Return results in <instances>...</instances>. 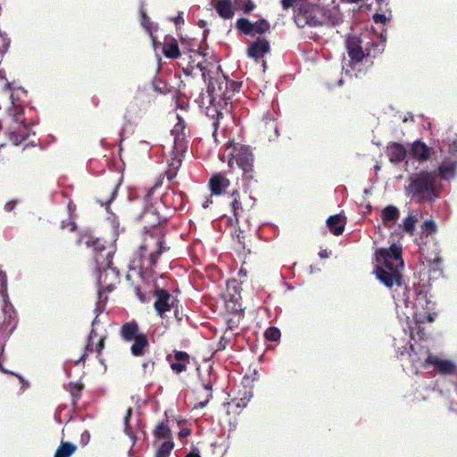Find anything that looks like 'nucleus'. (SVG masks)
<instances>
[{
  "mask_svg": "<svg viewBox=\"0 0 457 457\" xmlns=\"http://www.w3.org/2000/svg\"><path fill=\"white\" fill-rule=\"evenodd\" d=\"M145 224V239L137 253L141 269L153 270L158 262V258L170 249L165 245V235L163 225L167 223V218L161 215L157 209L149 206L141 214Z\"/></svg>",
  "mask_w": 457,
  "mask_h": 457,
  "instance_id": "obj_1",
  "label": "nucleus"
},
{
  "mask_svg": "<svg viewBox=\"0 0 457 457\" xmlns=\"http://www.w3.org/2000/svg\"><path fill=\"white\" fill-rule=\"evenodd\" d=\"M376 257L380 262L375 268L376 278L386 287H403L402 270L404 266L402 246L396 244L388 248H379L376 251Z\"/></svg>",
  "mask_w": 457,
  "mask_h": 457,
  "instance_id": "obj_2",
  "label": "nucleus"
},
{
  "mask_svg": "<svg viewBox=\"0 0 457 457\" xmlns=\"http://www.w3.org/2000/svg\"><path fill=\"white\" fill-rule=\"evenodd\" d=\"M228 148H231L230 158L228 162L229 168H233L234 162L242 170V179L247 187L255 185L258 181V172L254 168V155L249 145L229 143Z\"/></svg>",
  "mask_w": 457,
  "mask_h": 457,
  "instance_id": "obj_3",
  "label": "nucleus"
},
{
  "mask_svg": "<svg viewBox=\"0 0 457 457\" xmlns=\"http://www.w3.org/2000/svg\"><path fill=\"white\" fill-rule=\"evenodd\" d=\"M409 195L419 202L432 203L438 198L435 171L421 170L410 178L406 187Z\"/></svg>",
  "mask_w": 457,
  "mask_h": 457,
  "instance_id": "obj_4",
  "label": "nucleus"
},
{
  "mask_svg": "<svg viewBox=\"0 0 457 457\" xmlns=\"http://www.w3.org/2000/svg\"><path fill=\"white\" fill-rule=\"evenodd\" d=\"M26 95L23 88H18L11 94L12 104L13 122L9 132V138L14 145H21L29 137V127L21 116L24 114V107L20 103V95Z\"/></svg>",
  "mask_w": 457,
  "mask_h": 457,
  "instance_id": "obj_5",
  "label": "nucleus"
},
{
  "mask_svg": "<svg viewBox=\"0 0 457 457\" xmlns=\"http://www.w3.org/2000/svg\"><path fill=\"white\" fill-rule=\"evenodd\" d=\"M328 11L320 4L303 3L295 14V21L299 28L321 26L328 21Z\"/></svg>",
  "mask_w": 457,
  "mask_h": 457,
  "instance_id": "obj_6",
  "label": "nucleus"
},
{
  "mask_svg": "<svg viewBox=\"0 0 457 457\" xmlns=\"http://www.w3.org/2000/svg\"><path fill=\"white\" fill-rule=\"evenodd\" d=\"M345 47L350 58L351 66L361 62L365 57H375L376 54L383 51L380 43L373 42L370 47H362L361 38L355 35H349L345 39Z\"/></svg>",
  "mask_w": 457,
  "mask_h": 457,
  "instance_id": "obj_7",
  "label": "nucleus"
},
{
  "mask_svg": "<svg viewBox=\"0 0 457 457\" xmlns=\"http://www.w3.org/2000/svg\"><path fill=\"white\" fill-rule=\"evenodd\" d=\"M98 270V302L95 310L96 312H100V305L104 304L107 301V296L103 298V295L106 292L111 293L113 291L117 284L120 283V272L112 266L102 268Z\"/></svg>",
  "mask_w": 457,
  "mask_h": 457,
  "instance_id": "obj_8",
  "label": "nucleus"
},
{
  "mask_svg": "<svg viewBox=\"0 0 457 457\" xmlns=\"http://www.w3.org/2000/svg\"><path fill=\"white\" fill-rule=\"evenodd\" d=\"M86 245L92 247L94 259L98 270L112 266L114 247L100 238L90 237Z\"/></svg>",
  "mask_w": 457,
  "mask_h": 457,
  "instance_id": "obj_9",
  "label": "nucleus"
},
{
  "mask_svg": "<svg viewBox=\"0 0 457 457\" xmlns=\"http://www.w3.org/2000/svg\"><path fill=\"white\" fill-rule=\"evenodd\" d=\"M415 294L416 297L414 298V301L411 302L410 297V289L404 286L403 295L397 300L402 301L405 307H409V305L411 303L412 307L415 309V317L420 316V319H422V311H431L433 309L434 303L428 299L427 292L415 289Z\"/></svg>",
  "mask_w": 457,
  "mask_h": 457,
  "instance_id": "obj_10",
  "label": "nucleus"
},
{
  "mask_svg": "<svg viewBox=\"0 0 457 457\" xmlns=\"http://www.w3.org/2000/svg\"><path fill=\"white\" fill-rule=\"evenodd\" d=\"M197 67L201 70L204 80L207 83L208 93L212 96V97L216 96L222 98H229V96H227L229 83V79H228L227 77L223 76L221 79H213L202 64H197Z\"/></svg>",
  "mask_w": 457,
  "mask_h": 457,
  "instance_id": "obj_11",
  "label": "nucleus"
},
{
  "mask_svg": "<svg viewBox=\"0 0 457 457\" xmlns=\"http://www.w3.org/2000/svg\"><path fill=\"white\" fill-rule=\"evenodd\" d=\"M153 295L155 298L154 308L161 317H163L167 312L171 311L179 302L178 299H176L166 289L159 287H155L153 291Z\"/></svg>",
  "mask_w": 457,
  "mask_h": 457,
  "instance_id": "obj_12",
  "label": "nucleus"
},
{
  "mask_svg": "<svg viewBox=\"0 0 457 457\" xmlns=\"http://www.w3.org/2000/svg\"><path fill=\"white\" fill-rule=\"evenodd\" d=\"M96 316H98V313L96 314ZM96 319L97 317H96L94 321L92 322V328L87 337V345L85 346V353L75 362L76 365H78L81 361L84 362L87 357L88 353L96 352L97 353V356H99L101 352L104 348V341L106 339V336L98 335L96 328H94L96 323Z\"/></svg>",
  "mask_w": 457,
  "mask_h": 457,
  "instance_id": "obj_13",
  "label": "nucleus"
},
{
  "mask_svg": "<svg viewBox=\"0 0 457 457\" xmlns=\"http://www.w3.org/2000/svg\"><path fill=\"white\" fill-rule=\"evenodd\" d=\"M178 121L171 129V135L174 137V148L178 152H185L187 149L186 142V121L179 116L177 115Z\"/></svg>",
  "mask_w": 457,
  "mask_h": 457,
  "instance_id": "obj_14",
  "label": "nucleus"
},
{
  "mask_svg": "<svg viewBox=\"0 0 457 457\" xmlns=\"http://www.w3.org/2000/svg\"><path fill=\"white\" fill-rule=\"evenodd\" d=\"M434 365L439 373L445 375L453 374L455 371V365L448 360H441L434 355H428L425 359L423 368H428V365Z\"/></svg>",
  "mask_w": 457,
  "mask_h": 457,
  "instance_id": "obj_15",
  "label": "nucleus"
},
{
  "mask_svg": "<svg viewBox=\"0 0 457 457\" xmlns=\"http://www.w3.org/2000/svg\"><path fill=\"white\" fill-rule=\"evenodd\" d=\"M270 50V43L266 38L258 37L247 48V55L250 58L258 61Z\"/></svg>",
  "mask_w": 457,
  "mask_h": 457,
  "instance_id": "obj_16",
  "label": "nucleus"
},
{
  "mask_svg": "<svg viewBox=\"0 0 457 457\" xmlns=\"http://www.w3.org/2000/svg\"><path fill=\"white\" fill-rule=\"evenodd\" d=\"M4 320L0 324V342L5 343L10 336L12 334L14 329L16 328L17 321L15 320L14 311H9L8 312H4Z\"/></svg>",
  "mask_w": 457,
  "mask_h": 457,
  "instance_id": "obj_17",
  "label": "nucleus"
},
{
  "mask_svg": "<svg viewBox=\"0 0 457 457\" xmlns=\"http://www.w3.org/2000/svg\"><path fill=\"white\" fill-rule=\"evenodd\" d=\"M185 194L182 192H175L173 189H168L161 197V202L167 207L178 210L182 208L184 204Z\"/></svg>",
  "mask_w": 457,
  "mask_h": 457,
  "instance_id": "obj_18",
  "label": "nucleus"
},
{
  "mask_svg": "<svg viewBox=\"0 0 457 457\" xmlns=\"http://www.w3.org/2000/svg\"><path fill=\"white\" fill-rule=\"evenodd\" d=\"M410 154L420 162L428 161L435 152L420 140H416L411 145Z\"/></svg>",
  "mask_w": 457,
  "mask_h": 457,
  "instance_id": "obj_19",
  "label": "nucleus"
},
{
  "mask_svg": "<svg viewBox=\"0 0 457 457\" xmlns=\"http://www.w3.org/2000/svg\"><path fill=\"white\" fill-rule=\"evenodd\" d=\"M428 355H431L428 348L421 345H419L417 347L414 346L413 345H410L409 358L412 365L415 366L416 368H423L425 359L428 357Z\"/></svg>",
  "mask_w": 457,
  "mask_h": 457,
  "instance_id": "obj_20",
  "label": "nucleus"
},
{
  "mask_svg": "<svg viewBox=\"0 0 457 457\" xmlns=\"http://www.w3.org/2000/svg\"><path fill=\"white\" fill-rule=\"evenodd\" d=\"M229 186V179L221 173L212 175L209 180L210 190L215 195H220Z\"/></svg>",
  "mask_w": 457,
  "mask_h": 457,
  "instance_id": "obj_21",
  "label": "nucleus"
},
{
  "mask_svg": "<svg viewBox=\"0 0 457 457\" xmlns=\"http://www.w3.org/2000/svg\"><path fill=\"white\" fill-rule=\"evenodd\" d=\"M386 154L391 162L399 163L405 159L407 151L402 144L392 142L386 147Z\"/></svg>",
  "mask_w": 457,
  "mask_h": 457,
  "instance_id": "obj_22",
  "label": "nucleus"
},
{
  "mask_svg": "<svg viewBox=\"0 0 457 457\" xmlns=\"http://www.w3.org/2000/svg\"><path fill=\"white\" fill-rule=\"evenodd\" d=\"M346 219L344 215L336 214L329 216L327 220V226L335 236H340L345 230Z\"/></svg>",
  "mask_w": 457,
  "mask_h": 457,
  "instance_id": "obj_23",
  "label": "nucleus"
},
{
  "mask_svg": "<svg viewBox=\"0 0 457 457\" xmlns=\"http://www.w3.org/2000/svg\"><path fill=\"white\" fill-rule=\"evenodd\" d=\"M120 334L123 341L131 342L142 333L139 332V327L137 322L129 321L121 326Z\"/></svg>",
  "mask_w": 457,
  "mask_h": 457,
  "instance_id": "obj_24",
  "label": "nucleus"
},
{
  "mask_svg": "<svg viewBox=\"0 0 457 457\" xmlns=\"http://www.w3.org/2000/svg\"><path fill=\"white\" fill-rule=\"evenodd\" d=\"M175 362L170 363V368L176 373H181L187 370L190 357L187 353L183 351H174Z\"/></svg>",
  "mask_w": 457,
  "mask_h": 457,
  "instance_id": "obj_25",
  "label": "nucleus"
},
{
  "mask_svg": "<svg viewBox=\"0 0 457 457\" xmlns=\"http://www.w3.org/2000/svg\"><path fill=\"white\" fill-rule=\"evenodd\" d=\"M133 341L130 346L131 354L136 357L143 356L150 346L146 335L141 334Z\"/></svg>",
  "mask_w": 457,
  "mask_h": 457,
  "instance_id": "obj_26",
  "label": "nucleus"
},
{
  "mask_svg": "<svg viewBox=\"0 0 457 457\" xmlns=\"http://www.w3.org/2000/svg\"><path fill=\"white\" fill-rule=\"evenodd\" d=\"M162 54L166 58L170 59H177L180 56L179 44L174 37H165L162 46Z\"/></svg>",
  "mask_w": 457,
  "mask_h": 457,
  "instance_id": "obj_27",
  "label": "nucleus"
},
{
  "mask_svg": "<svg viewBox=\"0 0 457 457\" xmlns=\"http://www.w3.org/2000/svg\"><path fill=\"white\" fill-rule=\"evenodd\" d=\"M0 295L3 301L2 310L3 312H8L9 311H14L12 305L9 302L7 295V277L5 273L0 270Z\"/></svg>",
  "mask_w": 457,
  "mask_h": 457,
  "instance_id": "obj_28",
  "label": "nucleus"
},
{
  "mask_svg": "<svg viewBox=\"0 0 457 457\" xmlns=\"http://www.w3.org/2000/svg\"><path fill=\"white\" fill-rule=\"evenodd\" d=\"M213 6L218 14L223 19H231L235 14L230 0H218Z\"/></svg>",
  "mask_w": 457,
  "mask_h": 457,
  "instance_id": "obj_29",
  "label": "nucleus"
},
{
  "mask_svg": "<svg viewBox=\"0 0 457 457\" xmlns=\"http://www.w3.org/2000/svg\"><path fill=\"white\" fill-rule=\"evenodd\" d=\"M381 216L385 227L391 228V223H394L399 219L400 211L394 205H387L383 209Z\"/></svg>",
  "mask_w": 457,
  "mask_h": 457,
  "instance_id": "obj_30",
  "label": "nucleus"
},
{
  "mask_svg": "<svg viewBox=\"0 0 457 457\" xmlns=\"http://www.w3.org/2000/svg\"><path fill=\"white\" fill-rule=\"evenodd\" d=\"M231 202L229 204L231 210L233 212V216L237 223L239 219L243 217L245 209L242 204L241 196L237 190H234L231 194Z\"/></svg>",
  "mask_w": 457,
  "mask_h": 457,
  "instance_id": "obj_31",
  "label": "nucleus"
},
{
  "mask_svg": "<svg viewBox=\"0 0 457 457\" xmlns=\"http://www.w3.org/2000/svg\"><path fill=\"white\" fill-rule=\"evenodd\" d=\"M456 166V158H445L442 163L438 166L437 172L443 178H446L448 175L453 176L454 175Z\"/></svg>",
  "mask_w": 457,
  "mask_h": 457,
  "instance_id": "obj_32",
  "label": "nucleus"
},
{
  "mask_svg": "<svg viewBox=\"0 0 457 457\" xmlns=\"http://www.w3.org/2000/svg\"><path fill=\"white\" fill-rule=\"evenodd\" d=\"M77 450V446L67 441H62L54 453V457H71Z\"/></svg>",
  "mask_w": 457,
  "mask_h": 457,
  "instance_id": "obj_33",
  "label": "nucleus"
},
{
  "mask_svg": "<svg viewBox=\"0 0 457 457\" xmlns=\"http://www.w3.org/2000/svg\"><path fill=\"white\" fill-rule=\"evenodd\" d=\"M68 212H69V217L67 220H62L61 221V225H60V228L64 230H68L70 232H73L76 230L77 228V225H76V222H75V218L73 217L72 215V212L75 211V205L72 204V203H70L68 204Z\"/></svg>",
  "mask_w": 457,
  "mask_h": 457,
  "instance_id": "obj_34",
  "label": "nucleus"
},
{
  "mask_svg": "<svg viewBox=\"0 0 457 457\" xmlns=\"http://www.w3.org/2000/svg\"><path fill=\"white\" fill-rule=\"evenodd\" d=\"M207 115L212 119V136L216 137L217 131L220 128V120L223 119L224 114L221 111L218 110L215 106L207 108Z\"/></svg>",
  "mask_w": 457,
  "mask_h": 457,
  "instance_id": "obj_35",
  "label": "nucleus"
},
{
  "mask_svg": "<svg viewBox=\"0 0 457 457\" xmlns=\"http://www.w3.org/2000/svg\"><path fill=\"white\" fill-rule=\"evenodd\" d=\"M154 436L156 439L172 440V433L169 426L163 422L158 424L154 430Z\"/></svg>",
  "mask_w": 457,
  "mask_h": 457,
  "instance_id": "obj_36",
  "label": "nucleus"
},
{
  "mask_svg": "<svg viewBox=\"0 0 457 457\" xmlns=\"http://www.w3.org/2000/svg\"><path fill=\"white\" fill-rule=\"evenodd\" d=\"M238 285L236 280L228 281L227 283V295L226 297H229V300L235 303L234 309L237 311L236 304L237 303L238 298H240V292L237 290Z\"/></svg>",
  "mask_w": 457,
  "mask_h": 457,
  "instance_id": "obj_37",
  "label": "nucleus"
},
{
  "mask_svg": "<svg viewBox=\"0 0 457 457\" xmlns=\"http://www.w3.org/2000/svg\"><path fill=\"white\" fill-rule=\"evenodd\" d=\"M236 29L243 35L249 36L253 33V22L246 18H240L236 22Z\"/></svg>",
  "mask_w": 457,
  "mask_h": 457,
  "instance_id": "obj_38",
  "label": "nucleus"
},
{
  "mask_svg": "<svg viewBox=\"0 0 457 457\" xmlns=\"http://www.w3.org/2000/svg\"><path fill=\"white\" fill-rule=\"evenodd\" d=\"M174 448L173 440L164 441L157 449L154 457H170Z\"/></svg>",
  "mask_w": 457,
  "mask_h": 457,
  "instance_id": "obj_39",
  "label": "nucleus"
},
{
  "mask_svg": "<svg viewBox=\"0 0 457 457\" xmlns=\"http://www.w3.org/2000/svg\"><path fill=\"white\" fill-rule=\"evenodd\" d=\"M139 13L141 16L140 23H141L142 27L146 30V32L149 34V36L154 39V36L152 33L153 22L151 21L150 18L147 16L143 5L140 6Z\"/></svg>",
  "mask_w": 457,
  "mask_h": 457,
  "instance_id": "obj_40",
  "label": "nucleus"
},
{
  "mask_svg": "<svg viewBox=\"0 0 457 457\" xmlns=\"http://www.w3.org/2000/svg\"><path fill=\"white\" fill-rule=\"evenodd\" d=\"M82 383H70L69 392L72 397V403L75 405L77 401L80 398L83 390Z\"/></svg>",
  "mask_w": 457,
  "mask_h": 457,
  "instance_id": "obj_41",
  "label": "nucleus"
},
{
  "mask_svg": "<svg viewBox=\"0 0 457 457\" xmlns=\"http://www.w3.org/2000/svg\"><path fill=\"white\" fill-rule=\"evenodd\" d=\"M181 163V158L175 157L171 160L169 169L166 170V175L170 180L177 176L178 170L180 168Z\"/></svg>",
  "mask_w": 457,
  "mask_h": 457,
  "instance_id": "obj_42",
  "label": "nucleus"
},
{
  "mask_svg": "<svg viewBox=\"0 0 457 457\" xmlns=\"http://www.w3.org/2000/svg\"><path fill=\"white\" fill-rule=\"evenodd\" d=\"M237 9L242 10L245 13H250L255 8V4L252 0H234Z\"/></svg>",
  "mask_w": 457,
  "mask_h": 457,
  "instance_id": "obj_43",
  "label": "nucleus"
},
{
  "mask_svg": "<svg viewBox=\"0 0 457 457\" xmlns=\"http://www.w3.org/2000/svg\"><path fill=\"white\" fill-rule=\"evenodd\" d=\"M417 222V218L412 215V214H409L404 220H403V229L404 232L410 234V235H413L414 231H415V224Z\"/></svg>",
  "mask_w": 457,
  "mask_h": 457,
  "instance_id": "obj_44",
  "label": "nucleus"
},
{
  "mask_svg": "<svg viewBox=\"0 0 457 457\" xmlns=\"http://www.w3.org/2000/svg\"><path fill=\"white\" fill-rule=\"evenodd\" d=\"M118 185H112L111 187H108L105 188L106 193L108 194V197L99 199L101 205H109L116 197L117 191H118Z\"/></svg>",
  "mask_w": 457,
  "mask_h": 457,
  "instance_id": "obj_45",
  "label": "nucleus"
},
{
  "mask_svg": "<svg viewBox=\"0 0 457 457\" xmlns=\"http://www.w3.org/2000/svg\"><path fill=\"white\" fill-rule=\"evenodd\" d=\"M153 88L155 92L166 95L170 92V89L167 83L161 79H154L152 82Z\"/></svg>",
  "mask_w": 457,
  "mask_h": 457,
  "instance_id": "obj_46",
  "label": "nucleus"
},
{
  "mask_svg": "<svg viewBox=\"0 0 457 457\" xmlns=\"http://www.w3.org/2000/svg\"><path fill=\"white\" fill-rule=\"evenodd\" d=\"M253 32L257 34H263L267 32L270 26L267 20L265 19H260L257 21L253 23Z\"/></svg>",
  "mask_w": 457,
  "mask_h": 457,
  "instance_id": "obj_47",
  "label": "nucleus"
},
{
  "mask_svg": "<svg viewBox=\"0 0 457 457\" xmlns=\"http://www.w3.org/2000/svg\"><path fill=\"white\" fill-rule=\"evenodd\" d=\"M264 336L267 340L275 342L279 339L281 334L280 330L278 328L270 327L266 329Z\"/></svg>",
  "mask_w": 457,
  "mask_h": 457,
  "instance_id": "obj_48",
  "label": "nucleus"
},
{
  "mask_svg": "<svg viewBox=\"0 0 457 457\" xmlns=\"http://www.w3.org/2000/svg\"><path fill=\"white\" fill-rule=\"evenodd\" d=\"M203 388L204 389V391L206 393L205 399L204 401H201L198 403H196L195 408H204L212 397V388L211 384H209V383L203 384Z\"/></svg>",
  "mask_w": 457,
  "mask_h": 457,
  "instance_id": "obj_49",
  "label": "nucleus"
},
{
  "mask_svg": "<svg viewBox=\"0 0 457 457\" xmlns=\"http://www.w3.org/2000/svg\"><path fill=\"white\" fill-rule=\"evenodd\" d=\"M155 362L153 359H146L142 362V370L145 375H152L154 370Z\"/></svg>",
  "mask_w": 457,
  "mask_h": 457,
  "instance_id": "obj_50",
  "label": "nucleus"
},
{
  "mask_svg": "<svg viewBox=\"0 0 457 457\" xmlns=\"http://www.w3.org/2000/svg\"><path fill=\"white\" fill-rule=\"evenodd\" d=\"M423 232L431 235L436 232V225L432 220H426L422 225Z\"/></svg>",
  "mask_w": 457,
  "mask_h": 457,
  "instance_id": "obj_51",
  "label": "nucleus"
},
{
  "mask_svg": "<svg viewBox=\"0 0 457 457\" xmlns=\"http://www.w3.org/2000/svg\"><path fill=\"white\" fill-rule=\"evenodd\" d=\"M90 438H91V436H90L89 431L84 430L81 433L80 437H79V445L82 447H85L90 442Z\"/></svg>",
  "mask_w": 457,
  "mask_h": 457,
  "instance_id": "obj_52",
  "label": "nucleus"
},
{
  "mask_svg": "<svg viewBox=\"0 0 457 457\" xmlns=\"http://www.w3.org/2000/svg\"><path fill=\"white\" fill-rule=\"evenodd\" d=\"M241 86H242L241 82H237V81L229 80L228 89L232 93L238 92L240 90V88H241Z\"/></svg>",
  "mask_w": 457,
  "mask_h": 457,
  "instance_id": "obj_53",
  "label": "nucleus"
},
{
  "mask_svg": "<svg viewBox=\"0 0 457 457\" xmlns=\"http://www.w3.org/2000/svg\"><path fill=\"white\" fill-rule=\"evenodd\" d=\"M373 19V21L376 23V24H378V23H385L386 21V17L385 14L383 13H375L372 17Z\"/></svg>",
  "mask_w": 457,
  "mask_h": 457,
  "instance_id": "obj_54",
  "label": "nucleus"
},
{
  "mask_svg": "<svg viewBox=\"0 0 457 457\" xmlns=\"http://www.w3.org/2000/svg\"><path fill=\"white\" fill-rule=\"evenodd\" d=\"M17 203H18L17 200H11V201L7 202L4 205V211L12 212L15 208Z\"/></svg>",
  "mask_w": 457,
  "mask_h": 457,
  "instance_id": "obj_55",
  "label": "nucleus"
},
{
  "mask_svg": "<svg viewBox=\"0 0 457 457\" xmlns=\"http://www.w3.org/2000/svg\"><path fill=\"white\" fill-rule=\"evenodd\" d=\"M134 292L135 295L142 303L145 301V295L143 294L139 287H134Z\"/></svg>",
  "mask_w": 457,
  "mask_h": 457,
  "instance_id": "obj_56",
  "label": "nucleus"
},
{
  "mask_svg": "<svg viewBox=\"0 0 457 457\" xmlns=\"http://www.w3.org/2000/svg\"><path fill=\"white\" fill-rule=\"evenodd\" d=\"M296 0H281V4L284 9H288L294 5Z\"/></svg>",
  "mask_w": 457,
  "mask_h": 457,
  "instance_id": "obj_57",
  "label": "nucleus"
},
{
  "mask_svg": "<svg viewBox=\"0 0 457 457\" xmlns=\"http://www.w3.org/2000/svg\"><path fill=\"white\" fill-rule=\"evenodd\" d=\"M131 415H132V409L129 407V408H128L126 415L124 417V425H125L126 428L129 427V419H130Z\"/></svg>",
  "mask_w": 457,
  "mask_h": 457,
  "instance_id": "obj_58",
  "label": "nucleus"
},
{
  "mask_svg": "<svg viewBox=\"0 0 457 457\" xmlns=\"http://www.w3.org/2000/svg\"><path fill=\"white\" fill-rule=\"evenodd\" d=\"M185 457H201L199 451L197 449L191 450Z\"/></svg>",
  "mask_w": 457,
  "mask_h": 457,
  "instance_id": "obj_59",
  "label": "nucleus"
},
{
  "mask_svg": "<svg viewBox=\"0 0 457 457\" xmlns=\"http://www.w3.org/2000/svg\"><path fill=\"white\" fill-rule=\"evenodd\" d=\"M158 187H159V185H158V184H155L154 186H153L152 187H150V188L148 189L147 193H146L145 197H146L147 199H149V198L153 195V194H154V190H155Z\"/></svg>",
  "mask_w": 457,
  "mask_h": 457,
  "instance_id": "obj_60",
  "label": "nucleus"
},
{
  "mask_svg": "<svg viewBox=\"0 0 457 457\" xmlns=\"http://www.w3.org/2000/svg\"><path fill=\"white\" fill-rule=\"evenodd\" d=\"M449 151L451 153H457V139L453 140L449 145Z\"/></svg>",
  "mask_w": 457,
  "mask_h": 457,
  "instance_id": "obj_61",
  "label": "nucleus"
},
{
  "mask_svg": "<svg viewBox=\"0 0 457 457\" xmlns=\"http://www.w3.org/2000/svg\"><path fill=\"white\" fill-rule=\"evenodd\" d=\"M424 312H425L424 318L429 322L433 321V317H432V314L430 313V311H424Z\"/></svg>",
  "mask_w": 457,
  "mask_h": 457,
  "instance_id": "obj_62",
  "label": "nucleus"
},
{
  "mask_svg": "<svg viewBox=\"0 0 457 457\" xmlns=\"http://www.w3.org/2000/svg\"><path fill=\"white\" fill-rule=\"evenodd\" d=\"M319 255L320 256V258H327L328 256V253L327 252V250H321L319 253Z\"/></svg>",
  "mask_w": 457,
  "mask_h": 457,
  "instance_id": "obj_63",
  "label": "nucleus"
},
{
  "mask_svg": "<svg viewBox=\"0 0 457 457\" xmlns=\"http://www.w3.org/2000/svg\"><path fill=\"white\" fill-rule=\"evenodd\" d=\"M190 434V431L187 430V429H182L180 432H179V436H187Z\"/></svg>",
  "mask_w": 457,
  "mask_h": 457,
  "instance_id": "obj_64",
  "label": "nucleus"
}]
</instances>
